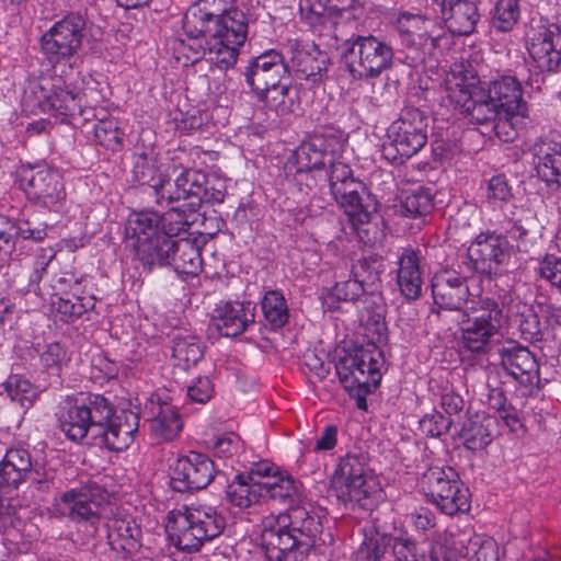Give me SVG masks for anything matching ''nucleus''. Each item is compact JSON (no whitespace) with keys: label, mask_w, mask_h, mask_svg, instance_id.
I'll use <instances>...</instances> for the list:
<instances>
[{"label":"nucleus","mask_w":561,"mask_h":561,"mask_svg":"<svg viewBox=\"0 0 561 561\" xmlns=\"http://www.w3.org/2000/svg\"><path fill=\"white\" fill-rule=\"evenodd\" d=\"M183 28L192 38L207 36L204 58L220 70L232 68L244 45L249 23L234 0H197L186 11Z\"/></svg>","instance_id":"4"},{"label":"nucleus","mask_w":561,"mask_h":561,"mask_svg":"<svg viewBox=\"0 0 561 561\" xmlns=\"http://www.w3.org/2000/svg\"><path fill=\"white\" fill-rule=\"evenodd\" d=\"M489 201L507 202L512 198V188L503 175H495L489 180L488 193Z\"/></svg>","instance_id":"62"},{"label":"nucleus","mask_w":561,"mask_h":561,"mask_svg":"<svg viewBox=\"0 0 561 561\" xmlns=\"http://www.w3.org/2000/svg\"><path fill=\"white\" fill-rule=\"evenodd\" d=\"M536 272L541 279L561 289V257L547 254L538 262Z\"/></svg>","instance_id":"55"},{"label":"nucleus","mask_w":561,"mask_h":561,"mask_svg":"<svg viewBox=\"0 0 561 561\" xmlns=\"http://www.w3.org/2000/svg\"><path fill=\"white\" fill-rule=\"evenodd\" d=\"M47 105L59 115L81 113L83 95L80 91L51 84L50 93L44 95Z\"/></svg>","instance_id":"44"},{"label":"nucleus","mask_w":561,"mask_h":561,"mask_svg":"<svg viewBox=\"0 0 561 561\" xmlns=\"http://www.w3.org/2000/svg\"><path fill=\"white\" fill-rule=\"evenodd\" d=\"M94 136L101 146L115 151L122 146L124 133L117 121L101 119L94 127Z\"/></svg>","instance_id":"53"},{"label":"nucleus","mask_w":561,"mask_h":561,"mask_svg":"<svg viewBox=\"0 0 561 561\" xmlns=\"http://www.w3.org/2000/svg\"><path fill=\"white\" fill-rule=\"evenodd\" d=\"M32 474V458L27 449L10 448L0 462V492L18 490Z\"/></svg>","instance_id":"28"},{"label":"nucleus","mask_w":561,"mask_h":561,"mask_svg":"<svg viewBox=\"0 0 561 561\" xmlns=\"http://www.w3.org/2000/svg\"><path fill=\"white\" fill-rule=\"evenodd\" d=\"M345 46L342 60L355 80L377 78L392 66V47L374 35L353 34Z\"/></svg>","instance_id":"8"},{"label":"nucleus","mask_w":561,"mask_h":561,"mask_svg":"<svg viewBox=\"0 0 561 561\" xmlns=\"http://www.w3.org/2000/svg\"><path fill=\"white\" fill-rule=\"evenodd\" d=\"M397 282L401 294L409 300H416L422 294L420 260L413 249H404L399 257Z\"/></svg>","instance_id":"32"},{"label":"nucleus","mask_w":561,"mask_h":561,"mask_svg":"<svg viewBox=\"0 0 561 561\" xmlns=\"http://www.w3.org/2000/svg\"><path fill=\"white\" fill-rule=\"evenodd\" d=\"M363 294H367V291L353 276L347 280L336 283L332 290V295L343 301H355Z\"/></svg>","instance_id":"60"},{"label":"nucleus","mask_w":561,"mask_h":561,"mask_svg":"<svg viewBox=\"0 0 561 561\" xmlns=\"http://www.w3.org/2000/svg\"><path fill=\"white\" fill-rule=\"evenodd\" d=\"M455 35L471 34L480 19L476 0H425Z\"/></svg>","instance_id":"23"},{"label":"nucleus","mask_w":561,"mask_h":561,"mask_svg":"<svg viewBox=\"0 0 561 561\" xmlns=\"http://www.w3.org/2000/svg\"><path fill=\"white\" fill-rule=\"evenodd\" d=\"M501 365L522 387L523 396L539 389V364L535 355L520 345L505 346L500 352Z\"/></svg>","instance_id":"18"},{"label":"nucleus","mask_w":561,"mask_h":561,"mask_svg":"<svg viewBox=\"0 0 561 561\" xmlns=\"http://www.w3.org/2000/svg\"><path fill=\"white\" fill-rule=\"evenodd\" d=\"M337 146L339 141L335 138L313 135L294 151L286 168L289 172L295 169L296 174L321 170L333 162Z\"/></svg>","instance_id":"19"},{"label":"nucleus","mask_w":561,"mask_h":561,"mask_svg":"<svg viewBox=\"0 0 561 561\" xmlns=\"http://www.w3.org/2000/svg\"><path fill=\"white\" fill-rule=\"evenodd\" d=\"M261 308L264 319L274 330L283 328L289 319L287 301L279 290H268L262 298Z\"/></svg>","instance_id":"46"},{"label":"nucleus","mask_w":561,"mask_h":561,"mask_svg":"<svg viewBox=\"0 0 561 561\" xmlns=\"http://www.w3.org/2000/svg\"><path fill=\"white\" fill-rule=\"evenodd\" d=\"M328 165L330 168V172L328 173L330 191L335 188L339 184L355 180L352 175L351 168L341 161H336V154L334 156L333 162H330Z\"/></svg>","instance_id":"64"},{"label":"nucleus","mask_w":561,"mask_h":561,"mask_svg":"<svg viewBox=\"0 0 561 561\" xmlns=\"http://www.w3.org/2000/svg\"><path fill=\"white\" fill-rule=\"evenodd\" d=\"M262 548L268 561H302L325 545L320 512L310 504L289 506L263 520Z\"/></svg>","instance_id":"5"},{"label":"nucleus","mask_w":561,"mask_h":561,"mask_svg":"<svg viewBox=\"0 0 561 561\" xmlns=\"http://www.w3.org/2000/svg\"><path fill=\"white\" fill-rule=\"evenodd\" d=\"M453 424V420L438 412L424 415L420 421L421 431L432 437L440 436L447 433Z\"/></svg>","instance_id":"57"},{"label":"nucleus","mask_w":561,"mask_h":561,"mask_svg":"<svg viewBox=\"0 0 561 561\" xmlns=\"http://www.w3.org/2000/svg\"><path fill=\"white\" fill-rule=\"evenodd\" d=\"M327 0H300L299 10L302 19L310 24L319 36H332L333 28H330L329 11Z\"/></svg>","instance_id":"45"},{"label":"nucleus","mask_w":561,"mask_h":561,"mask_svg":"<svg viewBox=\"0 0 561 561\" xmlns=\"http://www.w3.org/2000/svg\"><path fill=\"white\" fill-rule=\"evenodd\" d=\"M401 44L409 50L410 66H417L434 57L444 37L440 27L432 18L404 12L397 20Z\"/></svg>","instance_id":"12"},{"label":"nucleus","mask_w":561,"mask_h":561,"mask_svg":"<svg viewBox=\"0 0 561 561\" xmlns=\"http://www.w3.org/2000/svg\"><path fill=\"white\" fill-rule=\"evenodd\" d=\"M462 551L468 561H499L500 559L495 540L482 535L467 534Z\"/></svg>","instance_id":"47"},{"label":"nucleus","mask_w":561,"mask_h":561,"mask_svg":"<svg viewBox=\"0 0 561 561\" xmlns=\"http://www.w3.org/2000/svg\"><path fill=\"white\" fill-rule=\"evenodd\" d=\"M214 461L205 454L191 451L174 463L171 486L178 492L205 489L215 478Z\"/></svg>","instance_id":"16"},{"label":"nucleus","mask_w":561,"mask_h":561,"mask_svg":"<svg viewBox=\"0 0 561 561\" xmlns=\"http://www.w3.org/2000/svg\"><path fill=\"white\" fill-rule=\"evenodd\" d=\"M162 234L160 215L153 210L134 213L126 225V236L134 240L133 247L142 244Z\"/></svg>","instance_id":"36"},{"label":"nucleus","mask_w":561,"mask_h":561,"mask_svg":"<svg viewBox=\"0 0 561 561\" xmlns=\"http://www.w3.org/2000/svg\"><path fill=\"white\" fill-rule=\"evenodd\" d=\"M360 190H363L362 183L353 180L346 181L344 184H339L335 188L330 191L336 203L344 208L345 214L356 228H358L359 225L368 224L376 211L374 204H364L359 195Z\"/></svg>","instance_id":"27"},{"label":"nucleus","mask_w":561,"mask_h":561,"mask_svg":"<svg viewBox=\"0 0 561 561\" xmlns=\"http://www.w3.org/2000/svg\"><path fill=\"white\" fill-rule=\"evenodd\" d=\"M496 427L495 417L476 414L463 422L459 436L468 449L481 450L493 440Z\"/></svg>","instance_id":"31"},{"label":"nucleus","mask_w":561,"mask_h":561,"mask_svg":"<svg viewBox=\"0 0 561 561\" xmlns=\"http://www.w3.org/2000/svg\"><path fill=\"white\" fill-rule=\"evenodd\" d=\"M434 207L433 195L430 190L417 187L405 192L401 201V213L413 218L431 214Z\"/></svg>","instance_id":"49"},{"label":"nucleus","mask_w":561,"mask_h":561,"mask_svg":"<svg viewBox=\"0 0 561 561\" xmlns=\"http://www.w3.org/2000/svg\"><path fill=\"white\" fill-rule=\"evenodd\" d=\"M427 500L443 514L454 516L470 510V492L451 467H432L422 477Z\"/></svg>","instance_id":"10"},{"label":"nucleus","mask_w":561,"mask_h":561,"mask_svg":"<svg viewBox=\"0 0 561 561\" xmlns=\"http://www.w3.org/2000/svg\"><path fill=\"white\" fill-rule=\"evenodd\" d=\"M182 421L175 407L169 403H161L158 411L150 421V428L153 436L159 440H173L182 430Z\"/></svg>","instance_id":"38"},{"label":"nucleus","mask_w":561,"mask_h":561,"mask_svg":"<svg viewBox=\"0 0 561 561\" xmlns=\"http://www.w3.org/2000/svg\"><path fill=\"white\" fill-rule=\"evenodd\" d=\"M519 13L518 0H499L493 14L494 27L502 32L512 30L519 19Z\"/></svg>","instance_id":"52"},{"label":"nucleus","mask_w":561,"mask_h":561,"mask_svg":"<svg viewBox=\"0 0 561 561\" xmlns=\"http://www.w3.org/2000/svg\"><path fill=\"white\" fill-rule=\"evenodd\" d=\"M57 284H70L69 293L56 294L51 300V306L60 316L61 321L70 322L95 307V297L93 295L84 296L81 282L76 279L73 275L60 277Z\"/></svg>","instance_id":"25"},{"label":"nucleus","mask_w":561,"mask_h":561,"mask_svg":"<svg viewBox=\"0 0 561 561\" xmlns=\"http://www.w3.org/2000/svg\"><path fill=\"white\" fill-rule=\"evenodd\" d=\"M213 321L224 336H238L254 324L255 305L251 301H221L214 309Z\"/></svg>","instance_id":"24"},{"label":"nucleus","mask_w":561,"mask_h":561,"mask_svg":"<svg viewBox=\"0 0 561 561\" xmlns=\"http://www.w3.org/2000/svg\"><path fill=\"white\" fill-rule=\"evenodd\" d=\"M0 393L7 396L22 408H30L37 397L36 389L28 380L21 379L18 376L10 377L0 386Z\"/></svg>","instance_id":"50"},{"label":"nucleus","mask_w":561,"mask_h":561,"mask_svg":"<svg viewBox=\"0 0 561 561\" xmlns=\"http://www.w3.org/2000/svg\"><path fill=\"white\" fill-rule=\"evenodd\" d=\"M169 265L179 274L197 276L203 268L199 248L190 239H175Z\"/></svg>","instance_id":"35"},{"label":"nucleus","mask_w":561,"mask_h":561,"mask_svg":"<svg viewBox=\"0 0 561 561\" xmlns=\"http://www.w3.org/2000/svg\"><path fill=\"white\" fill-rule=\"evenodd\" d=\"M434 304L440 309L457 311L462 347L471 353L485 354L491 340L500 333L503 310L490 297L472 296L467 276L453 270L436 273L432 279Z\"/></svg>","instance_id":"2"},{"label":"nucleus","mask_w":561,"mask_h":561,"mask_svg":"<svg viewBox=\"0 0 561 561\" xmlns=\"http://www.w3.org/2000/svg\"><path fill=\"white\" fill-rule=\"evenodd\" d=\"M19 181L27 197L43 207L54 209L66 197L61 175L46 164L23 168Z\"/></svg>","instance_id":"15"},{"label":"nucleus","mask_w":561,"mask_h":561,"mask_svg":"<svg viewBox=\"0 0 561 561\" xmlns=\"http://www.w3.org/2000/svg\"><path fill=\"white\" fill-rule=\"evenodd\" d=\"M187 36H188V42H186L185 39H181V38L173 39L172 48L176 54H179V56L176 57L178 59H180V56H183L186 59V61L195 62L201 57L204 58L205 44L204 45L198 44L197 46H195V41L198 37L192 38L188 34H187Z\"/></svg>","instance_id":"61"},{"label":"nucleus","mask_w":561,"mask_h":561,"mask_svg":"<svg viewBox=\"0 0 561 561\" xmlns=\"http://www.w3.org/2000/svg\"><path fill=\"white\" fill-rule=\"evenodd\" d=\"M107 539L114 549L134 552L141 545V528L129 514L117 511L106 522Z\"/></svg>","instance_id":"29"},{"label":"nucleus","mask_w":561,"mask_h":561,"mask_svg":"<svg viewBox=\"0 0 561 561\" xmlns=\"http://www.w3.org/2000/svg\"><path fill=\"white\" fill-rule=\"evenodd\" d=\"M331 486L340 502L354 503L364 510H373L383 499L379 479L360 453H348L340 459Z\"/></svg>","instance_id":"7"},{"label":"nucleus","mask_w":561,"mask_h":561,"mask_svg":"<svg viewBox=\"0 0 561 561\" xmlns=\"http://www.w3.org/2000/svg\"><path fill=\"white\" fill-rule=\"evenodd\" d=\"M156 203L161 206H172L181 204V197L175 188V180L171 181L168 175L159 173L158 180L152 184Z\"/></svg>","instance_id":"54"},{"label":"nucleus","mask_w":561,"mask_h":561,"mask_svg":"<svg viewBox=\"0 0 561 561\" xmlns=\"http://www.w3.org/2000/svg\"><path fill=\"white\" fill-rule=\"evenodd\" d=\"M174 240L162 231V234L136 245L135 251L139 261L152 268L154 266H169Z\"/></svg>","instance_id":"37"},{"label":"nucleus","mask_w":561,"mask_h":561,"mask_svg":"<svg viewBox=\"0 0 561 561\" xmlns=\"http://www.w3.org/2000/svg\"><path fill=\"white\" fill-rule=\"evenodd\" d=\"M103 500L91 489L69 490L60 496L61 512L73 522H87L93 526L99 522Z\"/></svg>","instance_id":"26"},{"label":"nucleus","mask_w":561,"mask_h":561,"mask_svg":"<svg viewBox=\"0 0 561 561\" xmlns=\"http://www.w3.org/2000/svg\"><path fill=\"white\" fill-rule=\"evenodd\" d=\"M159 168L152 151H136L133 156L131 179L140 185L152 187L158 180Z\"/></svg>","instance_id":"48"},{"label":"nucleus","mask_w":561,"mask_h":561,"mask_svg":"<svg viewBox=\"0 0 561 561\" xmlns=\"http://www.w3.org/2000/svg\"><path fill=\"white\" fill-rule=\"evenodd\" d=\"M381 352L376 345L358 346L346 352L335 364L336 374L344 389L373 383L381 379Z\"/></svg>","instance_id":"13"},{"label":"nucleus","mask_w":561,"mask_h":561,"mask_svg":"<svg viewBox=\"0 0 561 561\" xmlns=\"http://www.w3.org/2000/svg\"><path fill=\"white\" fill-rule=\"evenodd\" d=\"M393 553L399 561H424L425 553L408 538H398L393 543Z\"/></svg>","instance_id":"59"},{"label":"nucleus","mask_w":561,"mask_h":561,"mask_svg":"<svg viewBox=\"0 0 561 561\" xmlns=\"http://www.w3.org/2000/svg\"><path fill=\"white\" fill-rule=\"evenodd\" d=\"M467 534L457 527H448L438 534L431 549L432 561H458L457 554L462 553Z\"/></svg>","instance_id":"39"},{"label":"nucleus","mask_w":561,"mask_h":561,"mask_svg":"<svg viewBox=\"0 0 561 561\" xmlns=\"http://www.w3.org/2000/svg\"><path fill=\"white\" fill-rule=\"evenodd\" d=\"M243 75L252 91L273 88L288 76L285 55L276 49H268L252 58Z\"/></svg>","instance_id":"22"},{"label":"nucleus","mask_w":561,"mask_h":561,"mask_svg":"<svg viewBox=\"0 0 561 561\" xmlns=\"http://www.w3.org/2000/svg\"><path fill=\"white\" fill-rule=\"evenodd\" d=\"M227 500L232 505L244 510L257 503L262 495L261 467L252 469L247 474L240 473L234 477L227 486Z\"/></svg>","instance_id":"30"},{"label":"nucleus","mask_w":561,"mask_h":561,"mask_svg":"<svg viewBox=\"0 0 561 561\" xmlns=\"http://www.w3.org/2000/svg\"><path fill=\"white\" fill-rule=\"evenodd\" d=\"M427 116L419 108L401 112L388 129L389 142L382 146V156L393 164H401L416 154L427 142Z\"/></svg>","instance_id":"9"},{"label":"nucleus","mask_w":561,"mask_h":561,"mask_svg":"<svg viewBox=\"0 0 561 561\" xmlns=\"http://www.w3.org/2000/svg\"><path fill=\"white\" fill-rule=\"evenodd\" d=\"M510 257L508 241L504 237L482 232L460 257L459 268L470 275L499 276L505 272Z\"/></svg>","instance_id":"11"},{"label":"nucleus","mask_w":561,"mask_h":561,"mask_svg":"<svg viewBox=\"0 0 561 561\" xmlns=\"http://www.w3.org/2000/svg\"><path fill=\"white\" fill-rule=\"evenodd\" d=\"M190 210L183 207V203L169 206V210L160 215L162 231L174 239L180 232L190 227L187 214Z\"/></svg>","instance_id":"51"},{"label":"nucleus","mask_w":561,"mask_h":561,"mask_svg":"<svg viewBox=\"0 0 561 561\" xmlns=\"http://www.w3.org/2000/svg\"><path fill=\"white\" fill-rule=\"evenodd\" d=\"M84 37L85 20L79 13H70L42 36V49L50 60H69L81 49Z\"/></svg>","instance_id":"14"},{"label":"nucleus","mask_w":561,"mask_h":561,"mask_svg":"<svg viewBox=\"0 0 561 561\" xmlns=\"http://www.w3.org/2000/svg\"><path fill=\"white\" fill-rule=\"evenodd\" d=\"M68 355L66 348L60 343H50L41 356V362L47 370L58 373L67 363Z\"/></svg>","instance_id":"58"},{"label":"nucleus","mask_w":561,"mask_h":561,"mask_svg":"<svg viewBox=\"0 0 561 561\" xmlns=\"http://www.w3.org/2000/svg\"><path fill=\"white\" fill-rule=\"evenodd\" d=\"M256 99L262 102L268 111L277 115H286L294 111L296 95L293 94L288 83L279 82L273 88L263 91H253Z\"/></svg>","instance_id":"41"},{"label":"nucleus","mask_w":561,"mask_h":561,"mask_svg":"<svg viewBox=\"0 0 561 561\" xmlns=\"http://www.w3.org/2000/svg\"><path fill=\"white\" fill-rule=\"evenodd\" d=\"M529 55L541 71L561 69V28L558 25H540L528 34Z\"/></svg>","instance_id":"21"},{"label":"nucleus","mask_w":561,"mask_h":561,"mask_svg":"<svg viewBox=\"0 0 561 561\" xmlns=\"http://www.w3.org/2000/svg\"><path fill=\"white\" fill-rule=\"evenodd\" d=\"M385 264L379 256H369L357 260L352 266V276L363 285L367 294L374 295L381 286V274Z\"/></svg>","instance_id":"43"},{"label":"nucleus","mask_w":561,"mask_h":561,"mask_svg":"<svg viewBox=\"0 0 561 561\" xmlns=\"http://www.w3.org/2000/svg\"><path fill=\"white\" fill-rule=\"evenodd\" d=\"M224 516L209 505H181L168 514L167 533L182 551L195 552L225 529Z\"/></svg>","instance_id":"6"},{"label":"nucleus","mask_w":561,"mask_h":561,"mask_svg":"<svg viewBox=\"0 0 561 561\" xmlns=\"http://www.w3.org/2000/svg\"><path fill=\"white\" fill-rule=\"evenodd\" d=\"M386 553L385 539L378 535L366 537L357 549L358 561H380Z\"/></svg>","instance_id":"56"},{"label":"nucleus","mask_w":561,"mask_h":561,"mask_svg":"<svg viewBox=\"0 0 561 561\" xmlns=\"http://www.w3.org/2000/svg\"><path fill=\"white\" fill-rule=\"evenodd\" d=\"M261 467L262 495L270 499L285 501L298 492L296 481L288 474H271V468Z\"/></svg>","instance_id":"42"},{"label":"nucleus","mask_w":561,"mask_h":561,"mask_svg":"<svg viewBox=\"0 0 561 561\" xmlns=\"http://www.w3.org/2000/svg\"><path fill=\"white\" fill-rule=\"evenodd\" d=\"M58 421L69 440L112 451L128 448L139 427L138 414L129 410L115 413L108 399L93 393L68 401Z\"/></svg>","instance_id":"3"},{"label":"nucleus","mask_w":561,"mask_h":561,"mask_svg":"<svg viewBox=\"0 0 561 561\" xmlns=\"http://www.w3.org/2000/svg\"><path fill=\"white\" fill-rule=\"evenodd\" d=\"M214 392V386L208 377H197L188 387L187 396L198 403L207 402Z\"/></svg>","instance_id":"63"},{"label":"nucleus","mask_w":561,"mask_h":561,"mask_svg":"<svg viewBox=\"0 0 561 561\" xmlns=\"http://www.w3.org/2000/svg\"><path fill=\"white\" fill-rule=\"evenodd\" d=\"M174 364L186 370L195 366L204 355L202 342L194 335L178 333L172 339Z\"/></svg>","instance_id":"40"},{"label":"nucleus","mask_w":561,"mask_h":561,"mask_svg":"<svg viewBox=\"0 0 561 561\" xmlns=\"http://www.w3.org/2000/svg\"><path fill=\"white\" fill-rule=\"evenodd\" d=\"M538 176L549 190L561 188V137L557 133L540 136L531 146Z\"/></svg>","instance_id":"20"},{"label":"nucleus","mask_w":561,"mask_h":561,"mask_svg":"<svg viewBox=\"0 0 561 561\" xmlns=\"http://www.w3.org/2000/svg\"><path fill=\"white\" fill-rule=\"evenodd\" d=\"M285 60L288 76L317 82L327 71V56L314 44L289 41Z\"/></svg>","instance_id":"17"},{"label":"nucleus","mask_w":561,"mask_h":561,"mask_svg":"<svg viewBox=\"0 0 561 561\" xmlns=\"http://www.w3.org/2000/svg\"><path fill=\"white\" fill-rule=\"evenodd\" d=\"M205 185H207V175L197 170H185L176 176L175 188L183 207H186L190 213L196 211L203 204Z\"/></svg>","instance_id":"34"},{"label":"nucleus","mask_w":561,"mask_h":561,"mask_svg":"<svg viewBox=\"0 0 561 561\" xmlns=\"http://www.w3.org/2000/svg\"><path fill=\"white\" fill-rule=\"evenodd\" d=\"M542 227L534 211L525 209L522 216L512 222L508 236L516 242L519 252L530 253L541 239Z\"/></svg>","instance_id":"33"},{"label":"nucleus","mask_w":561,"mask_h":561,"mask_svg":"<svg viewBox=\"0 0 561 561\" xmlns=\"http://www.w3.org/2000/svg\"><path fill=\"white\" fill-rule=\"evenodd\" d=\"M445 99L471 124H492L496 137L511 142L526 125L528 106L522 83L502 76L481 83L470 65L454 62L443 82Z\"/></svg>","instance_id":"1"}]
</instances>
